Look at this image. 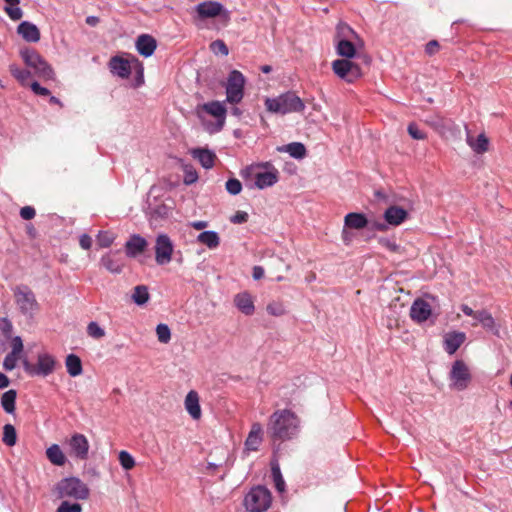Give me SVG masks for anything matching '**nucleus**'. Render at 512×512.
Instances as JSON below:
<instances>
[{
  "label": "nucleus",
  "mask_w": 512,
  "mask_h": 512,
  "mask_svg": "<svg viewBox=\"0 0 512 512\" xmlns=\"http://www.w3.org/2000/svg\"><path fill=\"white\" fill-rule=\"evenodd\" d=\"M299 419L290 410H277L270 416L268 432L274 440L292 438L298 429Z\"/></svg>",
  "instance_id": "f257e3e1"
},
{
  "label": "nucleus",
  "mask_w": 512,
  "mask_h": 512,
  "mask_svg": "<svg viewBox=\"0 0 512 512\" xmlns=\"http://www.w3.org/2000/svg\"><path fill=\"white\" fill-rule=\"evenodd\" d=\"M241 176L244 178L254 176L255 186L258 189H264L277 183L279 172L270 162H264L247 166L241 171Z\"/></svg>",
  "instance_id": "f03ea898"
},
{
  "label": "nucleus",
  "mask_w": 512,
  "mask_h": 512,
  "mask_svg": "<svg viewBox=\"0 0 512 512\" xmlns=\"http://www.w3.org/2000/svg\"><path fill=\"white\" fill-rule=\"evenodd\" d=\"M265 106L269 112L283 115L292 112H301L305 108L301 98L294 92H287L276 98H267L265 100Z\"/></svg>",
  "instance_id": "7ed1b4c3"
},
{
  "label": "nucleus",
  "mask_w": 512,
  "mask_h": 512,
  "mask_svg": "<svg viewBox=\"0 0 512 512\" xmlns=\"http://www.w3.org/2000/svg\"><path fill=\"white\" fill-rule=\"evenodd\" d=\"M26 66L33 70V74L40 79L50 80L54 71L47 61L34 49H25L20 52Z\"/></svg>",
  "instance_id": "20e7f679"
},
{
  "label": "nucleus",
  "mask_w": 512,
  "mask_h": 512,
  "mask_svg": "<svg viewBox=\"0 0 512 512\" xmlns=\"http://www.w3.org/2000/svg\"><path fill=\"white\" fill-rule=\"evenodd\" d=\"M271 502V493L264 486L253 487L244 498V506L248 512H265Z\"/></svg>",
  "instance_id": "39448f33"
},
{
  "label": "nucleus",
  "mask_w": 512,
  "mask_h": 512,
  "mask_svg": "<svg viewBox=\"0 0 512 512\" xmlns=\"http://www.w3.org/2000/svg\"><path fill=\"white\" fill-rule=\"evenodd\" d=\"M60 498L71 497L84 500L89 496V489L85 483L75 477L62 479L56 486Z\"/></svg>",
  "instance_id": "423d86ee"
},
{
  "label": "nucleus",
  "mask_w": 512,
  "mask_h": 512,
  "mask_svg": "<svg viewBox=\"0 0 512 512\" xmlns=\"http://www.w3.org/2000/svg\"><path fill=\"white\" fill-rule=\"evenodd\" d=\"M331 68L339 79L349 84L356 82L363 75L360 65L348 59L334 60Z\"/></svg>",
  "instance_id": "0eeeda50"
},
{
  "label": "nucleus",
  "mask_w": 512,
  "mask_h": 512,
  "mask_svg": "<svg viewBox=\"0 0 512 512\" xmlns=\"http://www.w3.org/2000/svg\"><path fill=\"white\" fill-rule=\"evenodd\" d=\"M245 79L241 72L233 70L227 79L226 101L231 104H238L244 96Z\"/></svg>",
  "instance_id": "6e6552de"
},
{
  "label": "nucleus",
  "mask_w": 512,
  "mask_h": 512,
  "mask_svg": "<svg viewBox=\"0 0 512 512\" xmlns=\"http://www.w3.org/2000/svg\"><path fill=\"white\" fill-rule=\"evenodd\" d=\"M452 386L458 391L466 389L471 381V374L468 366L462 360H456L450 371Z\"/></svg>",
  "instance_id": "1a4fd4ad"
},
{
  "label": "nucleus",
  "mask_w": 512,
  "mask_h": 512,
  "mask_svg": "<svg viewBox=\"0 0 512 512\" xmlns=\"http://www.w3.org/2000/svg\"><path fill=\"white\" fill-rule=\"evenodd\" d=\"M14 296L18 307L24 314L32 313L38 309L35 295L27 286L17 287L14 291Z\"/></svg>",
  "instance_id": "9d476101"
},
{
  "label": "nucleus",
  "mask_w": 512,
  "mask_h": 512,
  "mask_svg": "<svg viewBox=\"0 0 512 512\" xmlns=\"http://www.w3.org/2000/svg\"><path fill=\"white\" fill-rule=\"evenodd\" d=\"M174 246L166 234H160L155 243V261L158 265L168 264L172 260Z\"/></svg>",
  "instance_id": "9b49d317"
},
{
  "label": "nucleus",
  "mask_w": 512,
  "mask_h": 512,
  "mask_svg": "<svg viewBox=\"0 0 512 512\" xmlns=\"http://www.w3.org/2000/svg\"><path fill=\"white\" fill-rule=\"evenodd\" d=\"M197 18L204 20L208 18H215L222 15L223 13L228 17V12L224 10V7L219 2L206 1L201 2L195 7Z\"/></svg>",
  "instance_id": "f8f14e48"
},
{
  "label": "nucleus",
  "mask_w": 512,
  "mask_h": 512,
  "mask_svg": "<svg viewBox=\"0 0 512 512\" xmlns=\"http://www.w3.org/2000/svg\"><path fill=\"white\" fill-rule=\"evenodd\" d=\"M69 446L76 458L80 460L87 459L89 452V442L85 435L79 433L72 435L69 441Z\"/></svg>",
  "instance_id": "ddd939ff"
},
{
  "label": "nucleus",
  "mask_w": 512,
  "mask_h": 512,
  "mask_svg": "<svg viewBox=\"0 0 512 512\" xmlns=\"http://www.w3.org/2000/svg\"><path fill=\"white\" fill-rule=\"evenodd\" d=\"M199 109L205 111L206 113L217 119V125L219 130L223 128L227 113L224 103L219 101H211L208 103H204L199 107Z\"/></svg>",
  "instance_id": "4468645a"
},
{
  "label": "nucleus",
  "mask_w": 512,
  "mask_h": 512,
  "mask_svg": "<svg viewBox=\"0 0 512 512\" xmlns=\"http://www.w3.org/2000/svg\"><path fill=\"white\" fill-rule=\"evenodd\" d=\"M56 364V359L51 354H38L37 363L35 364L36 375L43 377L50 375L54 372Z\"/></svg>",
  "instance_id": "2eb2a0df"
},
{
  "label": "nucleus",
  "mask_w": 512,
  "mask_h": 512,
  "mask_svg": "<svg viewBox=\"0 0 512 512\" xmlns=\"http://www.w3.org/2000/svg\"><path fill=\"white\" fill-rule=\"evenodd\" d=\"M431 313L430 304L421 298L416 299L410 308V317L418 323L426 321Z\"/></svg>",
  "instance_id": "dca6fc26"
},
{
  "label": "nucleus",
  "mask_w": 512,
  "mask_h": 512,
  "mask_svg": "<svg viewBox=\"0 0 512 512\" xmlns=\"http://www.w3.org/2000/svg\"><path fill=\"white\" fill-rule=\"evenodd\" d=\"M148 246L147 241L140 235L134 234L125 244V252L128 257L135 258L142 254Z\"/></svg>",
  "instance_id": "f3484780"
},
{
  "label": "nucleus",
  "mask_w": 512,
  "mask_h": 512,
  "mask_svg": "<svg viewBox=\"0 0 512 512\" xmlns=\"http://www.w3.org/2000/svg\"><path fill=\"white\" fill-rule=\"evenodd\" d=\"M263 441V429L260 423H253L251 430L245 440L247 451H257Z\"/></svg>",
  "instance_id": "a211bd4d"
},
{
  "label": "nucleus",
  "mask_w": 512,
  "mask_h": 512,
  "mask_svg": "<svg viewBox=\"0 0 512 512\" xmlns=\"http://www.w3.org/2000/svg\"><path fill=\"white\" fill-rule=\"evenodd\" d=\"M109 68L113 74L123 79L128 78L131 74L130 62L121 56L112 57L109 61Z\"/></svg>",
  "instance_id": "6ab92c4d"
},
{
  "label": "nucleus",
  "mask_w": 512,
  "mask_h": 512,
  "mask_svg": "<svg viewBox=\"0 0 512 512\" xmlns=\"http://www.w3.org/2000/svg\"><path fill=\"white\" fill-rule=\"evenodd\" d=\"M157 47L156 40L148 34L140 35L136 40V49L144 57H150Z\"/></svg>",
  "instance_id": "aec40b11"
},
{
  "label": "nucleus",
  "mask_w": 512,
  "mask_h": 512,
  "mask_svg": "<svg viewBox=\"0 0 512 512\" xmlns=\"http://www.w3.org/2000/svg\"><path fill=\"white\" fill-rule=\"evenodd\" d=\"M184 405L186 411L193 419H200L202 412L199 404V395L195 390H191L188 392L185 398Z\"/></svg>",
  "instance_id": "412c9836"
},
{
  "label": "nucleus",
  "mask_w": 512,
  "mask_h": 512,
  "mask_svg": "<svg viewBox=\"0 0 512 512\" xmlns=\"http://www.w3.org/2000/svg\"><path fill=\"white\" fill-rule=\"evenodd\" d=\"M466 335L463 332H450L445 335L444 348L445 351L452 355L464 343Z\"/></svg>",
  "instance_id": "4be33fe9"
},
{
  "label": "nucleus",
  "mask_w": 512,
  "mask_h": 512,
  "mask_svg": "<svg viewBox=\"0 0 512 512\" xmlns=\"http://www.w3.org/2000/svg\"><path fill=\"white\" fill-rule=\"evenodd\" d=\"M235 306L245 315L250 316L255 311L254 301L248 292H242L234 297Z\"/></svg>",
  "instance_id": "5701e85b"
},
{
  "label": "nucleus",
  "mask_w": 512,
  "mask_h": 512,
  "mask_svg": "<svg viewBox=\"0 0 512 512\" xmlns=\"http://www.w3.org/2000/svg\"><path fill=\"white\" fill-rule=\"evenodd\" d=\"M100 262L106 270L114 274L121 273L124 267V262L122 258L118 256V253L106 254L101 258Z\"/></svg>",
  "instance_id": "b1692460"
},
{
  "label": "nucleus",
  "mask_w": 512,
  "mask_h": 512,
  "mask_svg": "<svg viewBox=\"0 0 512 512\" xmlns=\"http://www.w3.org/2000/svg\"><path fill=\"white\" fill-rule=\"evenodd\" d=\"M407 216V211L399 206H390L384 213L385 221L393 226L400 225Z\"/></svg>",
  "instance_id": "393cba45"
},
{
  "label": "nucleus",
  "mask_w": 512,
  "mask_h": 512,
  "mask_svg": "<svg viewBox=\"0 0 512 512\" xmlns=\"http://www.w3.org/2000/svg\"><path fill=\"white\" fill-rule=\"evenodd\" d=\"M18 34L27 42H38L40 40V31L36 25L24 21L17 28Z\"/></svg>",
  "instance_id": "a878e982"
},
{
  "label": "nucleus",
  "mask_w": 512,
  "mask_h": 512,
  "mask_svg": "<svg viewBox=\"0 0 512 512\" xmlns=\"http://www.w3.org/2000/svg\"><path fill=\"white\" fill-rule=\"evenodd\" d=\"M478 324H481L482 327L486 330L493 331L495 334L498 333V329L492 314L486 310L477 311L476 321L472 323V326L475 327Z\"/></svg>",
  "instance_id": "bb28decb"
},
{
  "label": "nucleus",
  "mask_w": 512,
  "mask_h": 512,
  "mask_svg": "<svg viewBox=\"0 0 512 512\" xmlns=\"http://www.w3.org/2000/svg\"><path fill=\"white\" fill-rule=\"evenodd\" d=\"M336 52L343 59L351 60L356 55L355 45L349 39H339L335 45Z\"/></svg>",
  "instance_id": "cd10ccee"
},
{
  "label": "nucleus",
  "mask_w": 512,
  "mask_h": 512,
  "mask_svg": "<svg viewBox=\"0 0 512 512\" xmlns=\"http://www.w3.org/2000/svg\"><path fill=\"white\" fill-rule=\"evenodd\" d=\"M192 155L197 159L205 169H210L214 166L216 155L208 149H195Z\"/></svg>",
  "instance_id": "c85d7f7f"
},
{
  "label": "nucleus",
  "mask_w": 512,
  "mask_h": 512,
  "mask_svg": "<svg viewBox=\"0 0 512 512\" xmlns=\"http://www.w3.org/2000/svg\"><path fill=\"white\" fill-rule=\"evenodd\" d=\"M65 366L71 377H77L83 372L82 361L80 357L75 354L67 355L65 359Z\"/></svg>",
  "instance_id": "c756f323"
},
{
  "label": "nucleus",
  "mask_w": 512,
  "mask_h": 512,
  "mask_svg": "<svg viewBox=\"0 0 512 512\" xmlns=\"http://www.w3.org/2000/svg\"><path fill=\"white\" fill-rule=\"evenodd\" d=\"M345 226L351 229H363L367 226L368 221L364 214L361 213H348L344 219Z\"/></svg>",
  "instance_id": "7c9ffc66"
},
{
  "label": "nucleus",
  "mask_w": 512,
  "mask_h": 512,
  "mask_svg": "<svg viewBox=\"0 0 512 512\" xmlns=\"http://www.w3.org/2000/svg\"><path fill=\"white\" fill-rule=\"evenodd\" d=\"M467 144L472 148L474 152L477 154H482L488 151L489 148V140L485 136V134H480L477 139H473L470 135L467 136Z\"/></svg>",
  "instance_id": "2f4dec72"
},
{
  "label": "nucleus",
  "mask_w": 512,
  "mask_h": 512,
  "mask_svg": "<svg viewBox=\"0 0 512 512\" xmlns=\"http://www.w3.org/2000/svg\"><path fill=\"white\" fill-rule=\"evenodd\" d=\"M197 241L209 249H215L220 244V237L215 231H204L197 236Z\"/></svg>",
  "instance_id": "473e14b6"
},
{
  "label": "nucleus",
  "mask_w": 512,
  "mask_h": 512,
  "mask_svg": "<svg viewBox=\"0 0 512 512\" xmlns=\"http://www.w3.org/2000/svg\"><path fill=\"white\" fill-rule=\"evenodd\" d=\"M46 456L48 460L56 466H63L66 462V457L57 444H53L47 448Z\"/></svg>",
  "instance_id": "72a5a7b5"
},
{
  "label": "nucleus",
  "mask_w": 512,
  "mask_h": 512,
  "mask_svg": "<svg viewBox=\"0 0 512 512\" xmlns=\"http://www.w3.org/2000/svg\"><path fill=\"white\" fill-rule=\"evenodd\" d=\"M9 71L11 73V75L22 85V86H27V85H30L29 84V79L31 78L32 76V73L30 70H27V69H23L21 67H19L18 65L16 64H11L9 66Z\"/></svg>",
  "instance_id": "f704fd0d"
},
{
  "label": "nucleus",
  "mask_w": 512,
  "mask_h": 512,
  "mask_svg": "<svg viewBox=\"0 0 512 512\" xmlns=\"http://www.w3.org/2000/svg\"><path fill=\"white\" fill-rule=\"evenodd\" d=\"M17 392L13 389L6 391L1 397V406L6 413H13L15 411Z\"/></svg>",
  "instance_id": "c9c22d12"
},
{
  "label": "nucleus",
  "mask_w": 512,
  "mask_h": 512,
  "mask_svg": "<svg viewBox=\"0 0 512 512\" xmlns=\"http://www.w3.org/2000/svg\"><path fill=\"white\" fill-rule=\"evenodd\" d=\"M2 442L8 447H13L16 445L17 432L12 424H5L3 426Z\"/></svg>",
  "instance_id": "e433bc0d"
},
{
  "label": "nucleus",
  "mask_w": 512,
  "mask_h": 512,
  "mask_svg": "<svg viewBox=\"0 0 512 512\" xmlns=\"http://www.w3.org/2000/svg\"><path fill=\"white\" fill-rule=\"evenodd\" d=\"M285 151L289 155L296 159H302L306 156V148L300 142H293L285 146Z\"/></svg>",
  "instance_id": "4c0bfd02"
},
{
  "label": "nucleus",
  "mask_w": 512,
  "mask_h": 512,
  "mask_svg": "<svg viewBox=\"0 0 512 512\" xmlns=\"http://www.w3.org/2000/svg\"><path fill=\"white\" fill-rule=\"evenodd\" d=\"M446 122L447 121L439 115L431 116L425 120L426 124L431 126L440 134H444L447 130L448 127Z\"/></svg>",
  "instance_id": "58836bf2"
},
{
  "label": "nucleus",
  "mask_w": 512,
  "mask_h": 512,
  "mask_svg": "<svg viewBox=\"0 0 512 512\" xmlns=\"http://www.w3.org/2000/svg\"><path fill=\"white\" fill-rule=\"evenodd\" d=\"M132 299L138 305L145 304L149 300L148 288L144 285L136 286L133 290Z\"/></svg>",
  "instance_id": "ea45409f"
},
{
  "label": "nucleus",
  "mask_w": 512,
  "mask_h": 512,
  "mask_svg": "<svg viewBox=\"0 0 512 512\" xmlns=\"http://www.w3.org/2000/svg\"><path fill=\"white\" fill-rule=\"evenodd\" d=\"M267 313L271 316H283L286 313L284 303L281 301H272L266 307Z\"/></svg>",
  "instance_id": "a19ab883"
},
{
  "label": "nucleus",
  "mask_w": 512,
  "mask_h": 512,
  "mask_svg": "<svg viewBox=\"0 0 512 512\" xmlns=\"http://www.w3.org/2000/svg\"><path fill=\"white\" fill-rule=\"evenodd\" d=\"M271 472L276 489L282 492L285 487V482L277 463H272Z\"/></svg>",
  "instance_id": "79ce46f5"
},
{
  "label": "nucleus",
  "mask_w": 512,
  "mask_h": 512,
  "mask_svg": "<svg viewBox=\"0 0 512 512\" xmlns=\"http://www.w3.org/2000/svg\"><path fill=\"white\" fill-rule=\"evenodd\" d=\"M353 29L346 23H339L336 28L335 42L339 39H349L350 36L354 35Z\"/></svg>",
  "instance_id": "37998d69"
},
{
  "label": "nucleus",
  "mask_w": 512,
  "mask_h": 512,
  "mask_svg": "<svg viewBox=\"0 0 512 512\" xmlns=\"http://www.w3.org/2000/svg\"><path fill=\"white\" fill-rule=\"evenodd\" d=\"M156 334L159 342L168 343L171 339V332L166 324H158L156 327Z\"/></svg>",
  "instance_id": "c03bdc74"
},
{
  "label": "nucleus",
  "mask_w": 512,
  "mask_h": 512,
  "mask_svg": "<svg viewBox=\"0 0 512 512\" xmlns=\"http://www.w3.org/2000/svg\"><path fill=\"white\" fill-rule=\"evenodd\" d=\"M115 239L113 233L108 231H101L97 236V243L102 248L109 247Z\"/></svg>",
  "instance_id": "a18cd8bd"
},
{
  "label": "nucleus",
  "mask_w": 512,
  "mask_h": 512,
  "mask_svg": "<svg viewBox=\"0 0 512 512\" xmlns=\"http://www.w3.org/2000/svg\"><path fill=\"white\" fill-rule=\"evenodd\" d=\"M119 462L125 470H131L135 466L134 458L124 450L119 453Z\"/></svg>",
  "instance_id": "49530a36"
},
{
  "label": "nucleus",
  "mask_w": 512,
  "mask_h": 512,
  "mask_svg": "<svg viewBox=\"0 0 512 512\" xmlns=\"http://www.w3.org/2000/svg\"><path fill=\"white\" fill-rule=\"evenodd\" d=\"M87 333L90 337L95 339H100L105 336L104 329H102L96 322H90L88 324Z\"/></svg>",
  "instance_id": "de8ad7c7"
},
{
  "label": "nucleus",
  "mask_w": 512,
  "mask_h": 512,
  "mask_svg": "<svg viewBox=\"0 0 512 512\" xmlns=\"http://www.w3.org/2000/svg\"><path fill=\"white\" fill-rule=\"evenodd\" d=\"M210 49L215 54L227 56L229 53L228 47L223 40H215L210 44Z\"/></svg>",
  "instance_id": "09e8293b"
},
{
  "label": "nucleus",
  "mask_w": 512,
  "mask_h": 512,
  "mask_svg": "<svg viewBox=\"0 0 512 512\" xmlns=\"http://www.w3.org/2000/svg\"><path fill=\"white\" fill-rule=\"evenodd\" d=\"M226 190L231 195H238L242 190L241 182L236 178H231L226 182Z\"/></svg>",
  "instance_id": "8fccbe9b"
},
{
  "label": "nucleus",
  "mask_w": 512,
  "mask_h": 512,
  "mask_svg": "<svg viewBox=\"0 0 512 512\" xmlns=\"http://www.w3.org/2000/svg\"><path fill=\"white\" fill-rule=\"evenodd\" d=\"M184 172H185L184 183L186 185L193 184V183H195L197 181L198 174H197L196 170L192 166L186 165L184 167Z\"/></svg>",
  "instance_id": "3c124183"
},
{
  "label": "nucleus",
  "mask_w": 512,
  "mask_h": 512,
  "mask_svg": "<svg viewBox=\"0 0 512 512\" xmlns=\"http://www.w3.org/2000/svg\"><path fill=\"white\" fill-rule=\"evenodd\" d=\"M20 356L17 354L9 353L6 355L3 361V367L5 370L11 371L16 367L17 361Z\"/></svg>",
  "instance_id": "603ef678"
},
{
  "label": "nucleus",
  "mask_w": 512,
  "mask_h": 512,
  "mask_svg": "<svg viewBox=\"0 0 512 512\" xmlns=\"http://www.w3.org/2000/svg\"><path fill=\"white\" fill-rule=\"evenodd\" d=\"M407 130H408L409 135H410L413 139H416V140H424V139H426V138H427L426 133H424L423 131H421L415 123H410V124L408 125Z\"/></svg>",
  "instance_id": "864d4df0"
},
{
  "label": "nucleus",
  "mask_w": 512,
  "mask_h": 512,
  "mask_svg": "<svg viewBox=\"0 0 512 512\" xmlns=\"http://www.w3.org/2000/svg\"><path fill=\"white\" fill-rule=\"evenodd\" d=\"M81 511H82V507L80 504H78V503L70 504L67 501H63L60 504V506L58 507V509L56 510V512H81Z\"/></svg>",
  "instance_id": "5fc2aeb1"
},
{
  "label": "nucleus",
  "mask_w": 512,
  "mask_h": 512,
  "mask_svg": "<svg viewBox=\"0 0 512 512\" xmlns=\"http://www.w3.org/2000/svg\"><path fill=\"white\" fill-rule=\"evenodd\" d=\"M7 15L10 17L11 20L17 21L20 20L23 16L22 10L17 6H11L8 5L4 8Z\"/></svg>",
  "instance_id": "6e6d98bb"
},
{
  "label": "nucleus",
  "mask_w": 512,
  "mask_h": 512,
  "mask_svg": "<svg viewBox=\"0 0 512 512\" xmlns=\"http://www.w3.org/2000/svg\"><path fill=\"white\" fill-rule=\"evenodd\" d=\"M440 50V44L437 40H431L425 45V53L428 56L435 55Z\"/></svg>",
  "instance_id": "4d7b16f0"
},
{
  "label": "nucleus",
  "mask_w": 512,
  "mask_h": 512,
  "mask_svg": "<svg viewBox=\"0 0 512 512\" xmlns=\"http://www.w3.org/2000/svg\"><path fill=\"white\" fill-rule=\"evenodd\" d=\"M11 346H12V351L10 353L17 354L20 356V354L23 351V342H22L21 337H19V336L14 337L12 339Z\"/></svg>",
  "instance_id": "13d9d810"
},
{
  "label": "nucleus",
  "mask_w": 512,
  "mask_h": 512,
  "mask_svg": "<svg viewBox=\"0 0 512 512\" xmlns=\"http://www.w3.org/2000/svg\"><path fill=\"white\" fill-rule=\"evenodd\" d=\"M36 211L32 206H24L20 210V216L24 220H31L35 217Z\"/></svg>",
  "instance_id": "bf43d9fd"
},
{
  "label": "nucleus",
  "mask_w": 512,
  "mask_h": 512,
  "mask_svg": "<svg viewBox=\"0 0 512 512\" xmlns=\"http://www.w3.org/2000/svg\"><path fill=\"white\" fill-rule=\"evenodd\" d=\"M31 90L36 94L40 96H48L50 95V91L42 87L38 82H32L30 83Z\"/></svg>",
  "instance_id": "052dcab7"
},
{
  "label": "nucleus",
  "mask_w": 512,
  "mask_h": 512,
  "mask_svg": "<svg viewBox=\"0 0 512 512\" xmlns=\"http://www.w3.org/2000/svg\"><path fill=\"white\" fill-rule=\"evenodd\" d=\"M248 214L244 211H237L231 218V222L234 224H242L247 222Z\"/></svg>",
  "instance_id": "680f3d73"
},
{
  "label": "nucleus",
  "mask_w": 512,
  "mask_h": 512,
  "mask_svg": "<svg viewBox=\"0 0 512 512\" xmlns=\"http://www.w3.org/2000/svg\"><path fill=\"white\" fill-rule=\"evenodd\" d=\"M22 364H23V367H24V370L26 371V373H28L31 376L36 375V370H35L34 364H31L26 358L23 359Z\"/></svg>",
  "instance_id": "e2e57ef3"
},
{
  "label": "nucleus",
  "mask_w": 512,
  "mask_h": 512,
  "mask_svg": "<svg viewBox=\"0 0 512 512\" xmlns=\"http://www.w3.org/2000/svg\"><path fill=\"white\" fill-rule=\"evenodd\" d=\"M92 245V239L90 236L88 235H82L81 238H80V246L83 248V249H90Z\"/></svg>",
  "instance_id": "0e129e2a"
},
{
  "label": "nucleus",
  "mask_w": 512,
  "mask_h": 512,
  "mask_svg": "<svg viewBox=\"0 0 512 512\" xmlns=\"http://www.w3.org/2000/svg\"><path fill=\"white\" fill-rule=\"evenodd\" d=\"M252 276L255 280H260L264 276V269L261 266H254Z\"/></svg>",
  "instance_id": "69168bd1"
},
{
  "label": "nucleus",
  "mask_w": 512,
  "mask_h": 512,
  "mask_svg": "<svg viewBox=\"0 0 512 512\" xmlns=\"http://www.w3.org/2000/svg\"><path fill=\"white\" fill-rule=\"evenodd\" d=\"M461 310L462 312L467 315V316H471L473 317L475 320H476V315H477V311H474L471 307H469L468 305L466 304H463L461 306Z\"/></svg>",
  "instance_id": "338daca9"
},
{
  "label": "nucleus",
  "mask_w": 512,
  "mask_h": 512,
  "mask_svg": "<svg viewBox=\"0 0 512 512\" xmlns=\"http://www.w3.org/2000/svg\"><path fill=\"white\" fill-rule=\"evenodd\" d=\"M380 243H382L386 248H388L391 251H397L398 246L395 244L394 241H391L389 239H381Z\"/></svg>",
  "instance_id": "774afa93"
}]
</instances>
